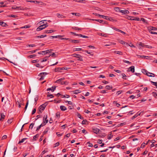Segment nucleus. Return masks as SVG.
Segmentation results:
<instances>
[{
    "instance_id": "obj_1",
    "label": "nucleus",
    "mask_w": 157,
    "mask_h": 157,
    "mask_svg": "<svg viewBox=\"0 0 157 157\" xmlns=\"http://www.w3.org/2000/svg\"><path fill=\"white\" fill-rule=\"evenodd\" d=\"M101 17L107 20L112 21L116 22L117 21V20L116 19H114L113 17H111L103 15V16H101Z\"/></svg>"
},
{
    "instance_id": "obj_2",
    "label": "nucleus",
    "mask_w": 157,
    "mask_h": 157,
    "mask_svg": "<svg viewBox=\"0 0 157 157\" xmlns=\"http://www.w3.org/2000/svg\"><path fill=\"white\" fill-rule=\"evenodd\" d=\"M48 74V73L46 72H42L40 73L39 76H40L41 77L39 78V80L40 81H42L44 79V76Z\"/></svg>"
},
{
    "instance_id": "obj_3",
    "label": "nucleus",
    "mask_w": 157,
    "mask_h": 157,
    "mask_svg": "<svg viewBox=\"0 0 157 157\" xmlns=\"http://www.w3.org/2000/svg\"><path fill=\"white\" fill-rule=\"evenodd\" d=\"M128 19H129L131 20H133V21H139L140 20V19L138 17H129L127 18Z\"/></svg>"
},
{
    "instance_id": "obj_4",
    "label": "nucleus",
    "mask_w": 157,
    "mask_h": 157,
    "mask_svg": "<svg viewBox=\"0 0 157 157\" xmlns=\"http://www.w3.org/2000/svg\"><path fill=\"white\" fill-rule=\"evenodd\" d=\"M46 105L45 104H43L41 105L39 107V112L41 113L42 111H43L45 108Z\"/></svg>"
},
{
    "instance_id": "obj_5",
    "label": "nucleus",
    "mask_w": 157,
    "mask_h": 157,
    "mask_svg": "<svg viewBox=\"0 0 157 157\" xmlns=\"http://www.w3.org/2000/svg\"><path fill=\"white\" fill-rule=\"evenodd\" d=\"M128 71H131L132 73H134L135 71L134 67V66H132L129 68H128Z\"/></svg>"
},
{
    "instance_id": "obj_6",
    "label": "nucleus",
    "mask_w": 157,
    "mask_h": 157,
    "mask_svg": "<svg viewBox=\"0 0 157 157\" xmlns=\"http://www.w3.org/2000/svg\"><path fill=\"white\" fill-rule=\"evenodd\" d=\"M148 29L149 31L156 30H157V28H156L152 26H150L148 27Z\"/></svg>"
},
{
    "instance_id": "obj_7",
    "label": "nucleus",
    "mask_w": 157,
    "mask_h": 157,
    "mask_svg": "<svg viewBox=\"0 0 157 157\" xmlns=\"http://www.w3.org/2000/svg\"><path fill=\"white\" fill-rule=\"evenodd\" d=\"M56 87L55 86H52L51 88H48L47 89V91L51 90L52 92H53L55 90Z\"/></svg>"
},
{
    "instance_id": "obj_8",
    "label": "nucleus",
    "mask_w": 157,
    "mask_h": 157,
    "mask_svg": "<svg viewBox=\"0 0 157 157\" xmlns=\"http://www.w3.org/2000/svg\"><path fill=\"white\" fill-rule=\"evenodd\" d=\"M47 115H45L44 117L43 118V122L45 123V124L47 123L48 122V120L47 119Z\"/></svg>"
},
{
    "instance_id": "obj_9",
    "label": "nucleus",
    "mask_w": 157,
    "mask_h": 157,
    "mask_svg": "<svg viewBox=\"0 0 157 157\" xmlns=\"http://www.w3.org/2000/svg\"><path fill=\"white\" fill-rule=\"evenodd\" d=\"M92 20L93 21H96L100 23H101L103 24H106L105 23V22H104L103 21L101 20L100 19H92Z\"/></svg>"
},
{
    "instance_id": "obj_10",
    "label": "nucleus",
    "mask_w": 157,
    "mask_h": 157,
    "mask_svg": "<svg viewBox=\"0 0 157 157\" xmlns=\"http://www.w3.org/2000/svg\"><path fill=\"white\" fill-rule=\"evenodd\" d=\"M146 75L149 77H154L155 76V75L154 74L149 72L147 73Z\"/></svg>"
},
{
    "instance_id": "obj_11",
    "label": "nucleus",
    "mask_w": 157,
    "mask_h": 157,
    "mask_svg": "<svg viewBox=\"0 0 157 157\" xmlns=\"http://www.w3.org/2000/svg\"><path fill=\"white\" fill-rule=\"evenodd\" d=\"M55 30H47L45 31L44 33H51L53 32H55Z\"/></svg>"
},
{
    "instance_id": "obj_12",
    "label": "nucleus",
    "mask_w": 157,
    "mask_h": 157,
    "mask_svg": "<svg viewBox=\"0 0 157 157\" xmlns=\"http://www.w3.org/2000/svg\"><path fill=\"white\" fill-rule=\"evenodd\" d=\"M120 12L124 14H128L129 13V11L128 10H121Z\"/></svg>"
},
{
    "instance_id": "obj_13",
    "label": "nucleus",
    "mask_w": 157,
    "mask_h": 157,
    "mask_svg": "<svg viewBox=\"0 0 157 157\" xmlns=\"http://www.w3.org/2000/svg\"><path fill=\"white\" fill-rule=\"evenodd\" d=\"M60 108L62 111H65L67 109L66 107L63 105L60 106Z\"/></svg>"
},
{
    "instance_id": "obj_14",
    "label": "nucleus",
    "mask_w": 157,
    "mask_h": 157,
    "mask_svg": "<svg viewBox=\"0 0 157 157\" xmlns=\"http://www.w3.org/2000/svg\"><path fill=\"white\" fill-rule=\"evenodd\" d=\"M93 132L96 133L97 134L99 131V130L97 128L96 129H93Z\"/></svg>"
},
{
    "instance_id": "obj_15",
    "label": "nucleus",
    "mask_w": 157,
    "mask_h": 157,
    "mask_svg": "<svg viewBox=\"0 0 157 157\" xmlns=\"http://www.w3.org/2000/svg\"><path fill=\"white\" fill-rule=\"evenodd\" d=\"M139 46H140L142 47H147V45L144 44V43H143L141 42H140L139 44Z\"/></svg>"
},
{
    "instance_id": "obj_16",
    "label": "nucleus",
    "mask_w": 157,
    "mask_h": 157,
    "mask_svg": "<svg viewBox=\"0 0 157 157\" xmlns=\"http://www.w3.org/2000/svg\"><path fill=\"white\" fill-rule=\"evenodd\" d=\"M12 8L13 9H18V10H21L20 7L17 6H12Z\"/></svg>"
},
{
    "instance_id": "obj_17",
    "label": "nucleus",
    "mask_w": 157,
    "mask_h": 157,
    "mask_svg": "<svg viewBox=\"0 0 157 157\" xmlns=\"http://www.w3.org/2000/svg\"><path fill=\"white\" fill-rule=\"evenodd\" d=\"M47 36L46 35H42L40 36H36V37L38 38H42L45 37Z\"/></svg>"
},
{
    "instance_id": "obj_18",
    "label": "nucleus",
    "mask_w": 157,
    "mask_h": 157,
    "mask_svg": "<svg viewBox=\"0 0 157 157\" xmlns=\"http://www.w3.org/2000/svg\"><path fill=\"white\" fill-rule=\"evenodd\" d=\"M72 29H73L76 30H82V28H78V27H72Z\"/></svg>"
},
{
    "instance_id": "obj_19",
    "label": "nucleus",
    "mask_w": 157,
    "mask_h": 157,
    "mask_svg": "<svg viewBox=\"0 0 157 157\" xmlns=\"http://www.w3.org/2000/svg\"><path fill=\"white\" fill-rule=\"evenodd\" d=\"M43 29V28L42 27L41 25H40V26H39L37 28L36 30L37 31H39Z\"/></svg>"
},
{
    "instance_id": "obj_20",
    "label": "nucleus",
    "mask_w": 157,
    "mask_h": 157,
    "mask_svg": "<svg viewBox=\"0 0 157 157\" xmlns=\"http://www.w3.org/2000/svg\"><path fill=\"white\" fill-rule=\"evenodd\" d=\"M41 25L42 26V27L43 28V29L48 26V25H47V23H46L45 24H42Z\"/></svg>"
},
{
    "instance_id": "obj_21",
    "label": "nucleus",
    "mask_w": 157,
    "mask_h": 157,
    "mask_svg": "<svg viewBox=\"0 0 157 157\" xmlns=\"http://www.w3.org/2000/svg\"><path fill=\"white\" fill-rule=\"evenodd\" d=\"M71 14L78 16H80V13H71Z\"/></svg>"
},
{
    "instance_id": "obj_22",
    "label": "nucleus",
    "mask_w": 157,
    "mask_h": 157,
    "mask_svg": "<svg viewBox=\"0 0 157 157\" xmlns=\"http://www.w3.org/2000/svg\"><path fill=\"white\" fill-rule=\"evenodd\" d=\"M82 50V48H75L73 49V51L74 52H75L76 51H79Z\"/></svg>"
},
{
    "instance_id": "obj_23",
    "label": "nucleus",
    "mask_w": 157,
    "mask_h": 157,
    "mask_svg": "<svg viewBox=\"0 0 157 157\" xmlns=\"http://www.w3.org/2000/svg\"><path fill=\"white\" fill-rule=\"evenodd\" d=\"M61 67H58V68H56L55 69L54 71L55 72H61V70H60V68Z\"/></svg>"
},
{
    "instance_id": "obj_24",
    "label": "nucleus",
    "mask_w": 157,
    "mask_h": 157,
    "mask_svg": "<svg viewBox=\"0 0 157 157\" xmlns=\"http://www.w3.org/2000/svg\"><path fill=\"white\" fill-rule=\"evenodd\" d=\"M114 52L115 53H117L120 55H123V53L120 51V52L115 51Z\"/></svg>"
},
{
    "instance_id": "obj_25",
    "label": "nucleus",
    "mask_w": 157,
    "mask_h": 157,
    "mask_svg": "<svg viewBox=\"0 0 157 157\" xmlns=\"http://www.w3.org/2000/svg\"><path fill=\"white\" fill-rule=\"evenodd\" d=\"M153 96L156 98H157V93L153 92L152 93Z\"/></svg>"
},
{
    "instance_id": "obj_26",
    "label": "nucleus",
    "mask_w": 157,
    "mask_h": 157,
    "mask_svg": "<svg viewBox=\"0 0 157 157\" xmlns=\"http://www.w3.org/2000/svg\"><path fill=\"white\" fill-rule=\"evenodd\" d=\"M121 44H126V45H128V43L126 42H125L124 41L122 40H120L119 42Z\"/></svg>"
},
{
    "instance_id": "obj_27",
    "label": "nucleus",
    "mask_w": 157,
    "mask_h": 157,
    "mask_svg": "<svg viewBox=\"0 0 157 157\" xmlns=\"http://www.w3.org/2000/svg\"><path fill=\"white\" fill-rule=\"evenodd\" d=\"M151 82L152 83V84H153L154 85H155V86L156 88H157V82H153L152 81H151Z\"/></svg>"
},
{
    "instance_id": "obj_28",
    "label": "nucleus",
    "mask_w": 157,
    "mask_h": 157,
    "mask_svg": "<svg viewBox=\"0 0 157 157\" xmlns=\"http://www.w3.org/2000/svg\"><path fill=\"white\" fill-rule=\"evenodd\" d=\"M39 135L38 134H36V135L34 136L33 137V140H36L37 138L39 137Z\"/></svg>"
},
{
    "instance_id": "obj_29",
    "label": "nucleus",
    "mask_w": 157,
    "mask_h": 157,
    "mask_svg": "<svg viewBox=\"0 0 157 157\" xmlns=\"http://www.w3.org/2000/svg\"><path fill=\"white\" fill-rule=\"evenodd\" d=\"M105 88L107 90H110L112 88V87L110 86L107 85L105 86Z\"/></svg>"
},
{
    "instance_id": "obj_30",
    "label": "nucleus",
    "mask_w": 157,
    "mask_h": 157,
    "mask_svg": "<svg viewBox=\"0 0 157 157\" xmlns=\"http://www.w3.org/2000/svg\"><path fill=\"white\" fill-rule=\"evenodd\" d=\"M78 36H80V37H83V38H88L89 37L88 36H84V35H83L82 34H78Z\"/></svg>"
},
{
    "instance_id": "obj_31",
    "label": "nucleus",
    "mask_w": 157,
    "mask_h": 157,
    "mask_svg": "<svg viewBox=\"0 0 157 157\" xmlns=\"http://www.w3.org/2000/svg\"><path fill=\"white\" fill-rule=\"evenodd\" d=\"M115 10L116 11L120 12V11H121V9H120V8H119V7H116L115 8Z\"/></svg>"
},
{
    "instance_id": "obj_32",
    "label": "nucleus",
    "mask_w": 157,
    "mask_h": 157,
    "mask_svg": "<svg viewBox=\"0 0 157 157\" xmlns=\"http://www.w3.org/2000/svg\"><path fill=\"white\" fill-rule=\"evenodd\" d=\"M81 92V91L78 90H76L74 91V94H77Z\"/></svg>"
},
{
    "instance_id": "obj_33",
    "label": "nucleus",
    "mask_w": 157,
    "mask_h": 157,
    "mask_svg": "<svg viewBox=\"0 0 157 157\" xmlns=\"http://www.w3.org/2000/svg\"><path fill=\"white\" fill-rule=\"evenodd\" d=\"M1 118L0 119V121L1 120V119H4L5 117V115L3 113H1Z\"/></svg>"
},
{
    "instance_id": "obj_34",
    "label": "nucleus",
    "mask_w": 157,
    "mask_h": 157,
    "mask_svg": "<svg viewBox=\"0 0 157 157\" xmlns=\"http://www.w3.org/2000/svg\"><path fill=\"white\" fill-rule=\"evenodd\" d=\"M72 56L76 58H78V56H80V55L76 54H74L72 55Z\"/></svg>"
},
{
    "instance_id": "obj_35",
    "label": "nucleus",
    "mask_w": 157,
    "mask_h": 157,
    "mask_svg": "<svg viewBox=\"0 0 157 157\" xmlns=\"http://www.w3.org/2000/svg\"><path fill=\"white\" fill-rule=\"evenodd\" d=\"M61 96H62V98H69L70 97V96L67 94H66L65 95H62Z\"/></svg>"
},
{
    "instance_id": "obj_36",
    "label": "nucleus",
    "mask_w": 157,
    "mask_h": 157,
    "mask_svg": "<svg viewBox=\"0 0 157 157\" xmlns=\"http://www.w3.org/2000/svg\"><path fill=\"white\" fill-rule=\"evenodd\" d=\"M78 58V60L80 61H83V59L82 57L80 55V56H78L77 58Z\"/></svg>"
},
{
    "instance_id": "obj_37",
    "label": "nucleus",
    "mask_w": 157,
    "mask_h": 157,
    "mask_svg": "<svg viewBox=\"0 0 157 157\" xmlns=\"http://www.w3.org/2000/svg\"><path fill=\"white\" fill-rule=\"evenodd\" d=\"M113 137V135H112L111 134H110L108 135V136L107 138L108 139L110 140Z\"/></svg>"
},
{
    "instance_id": "obj_38",
    "label": "nucleus",
    "mask_w": 157,
    "mask_h": 157,
    "mask_svg": "<svg viewBox=\"0 0 157 157\" xmlns=\"http://www.w3.org/2000/svg\"><path fill=\"white\" fill-rule=\"evenodd\" d=\"M34 124V123H31L29 126V128H30L31 129H32L33 127Z\"/></svg>"
},
{
    "instance_id": "obj_39",
    "label": "nucleus",
    "mask_w": 157,
    "mask_h": 157,
    "mask_svg": "<svg viewBox=\"0 0 157 157\" xmlns=\"http://www.w3.org/2000/svg\"><path fill=\"white\" fill-rule=\"evenodd\" d=\"M36 56L35 55H32L28 56V58H31Z\"/></svg>"
},
{
    "instance_id": "obj_40",
    "label": "nucleus",
    "mask_w": 157,
    "mask_h": 157,
    "mask_svg": "<svg viewBox=\"0 0 157 157\" xmlns=\"http://www.w3.org/2000/svg\"><path fill=\"white\" fill-rule=\"evenodd\" d=\"M2 26L3 27H5L7 25L6 23L3 22H2Z\"/></svg>"
},
{
    "instance_id": "obj_41",
    "label": "nucleus",
    "mask_w": 157,
    "mask_h": 157,
    "mask_svg": "<svg viewBox=\"0 0 157 157\" xmlns=\"http://www.w3.org/2000/svg\"><path fill=\"white\" fill-rule=\"evenodd\" d=\"M142 72L143 73L146 74V73H148V72L144 69H142Z\"/></svg>"
},
{
    "instance_id": "obj_42",
    "label": "nucleus",
    "mask_w": 157,
    "mask_h": 157,
    "mask_svg": "<svg viewBox=\"0 0 157 157\" xmlns=\"http://www.w3.org/2000/svg\"><path fill=\"white\" fill-rule=\"evenodd\" d=\"M128 45L131 47H134V48H135V46L133 45V44H132L131 43V42L130 43V44H128V45Z\"/></svg>"
},
{
    "instance_id": "obj_43",
    "label": "nucleus",
    "mask_w": 157,
    "mask_h": 157,
    "mask_svg": "<svg viewBox=\"0 0 157 157\" xmlns=\"http://www.w3.org/2000/svg\"><path fill=\"white\" fill-rule=\"evenodd\" d=\"M87 144H88V146L89 147H92L93 146L92 144L90 142H87Z\"/></svg>"
},
{
    "instance_id": "obj_44",
    "label": "nucleus",
    "mask_w": 157,
    "mask_h": 157,
    "mask_svg": "<svg viewBox=\"0 0 157 157\" xmlns=\"http://www.w3.org/2000/svg\"><path fill=\"white\" fill-rule=\"evenodd\" d=\"M123 61L124 62L126 63L129 64H131V62L125 60H123Z\"/></svg>"
},
{
    "instance_id": "obj_45",
    "label": "nucleus",
    "mask_w": 157,
    "mask_h": 157,
    "mask_svg": "<svg viewBox=\"0 0 157 157\" xmlns=\"http://www.w3.org/2000/svg\"><path fill=\"white\" fill-rule=\"evenodd\" d=\"M26 139V138H23L21 139V141H19V143L20 144L23 143Z\"/></svg>"
},
{
    "instance_id": "obj_46",
    "label": "nucleus",
    "mask_w": 157,
    "mask_h": 157,
    "mask_svg": "<svg viewBox=\"0 0 157 157\" xmlns=\"http://www.w3.org/2000/svg\"><path fill=\"white\" fill-rule=\"evenodd\" d=\"M60 84L61 85L67 84V82L66 81L61 82H60Z\"/></svg>"
},
{
    "instance_id": "obj_47",
    "label": "nucleus",
    "mask_w": 157,
    "mask_h": 157,
    "mask_svg": "<svg viewBox=\"0 0 157 157\" xmlns=\"http://www.w3.org/2000/svg\"><path fill=\"white\" fill-rule=\"evenodd\" d=\"M93 14H94V15H95L96 16H99L101 17V16H103L102 15H100L99 14L97 13H93Z\"/></svg>"
},
{
    "instance_id": "obj_48",
    "label": "nucleus",
    "mask_w": 157,
    "mask_h": 157,
    "mask_svg": "<svg viewBox=\"0 0 157 157\" xmlns=\"http://www.w3.org/2000/svg\"><path fill=\"white\" fill-rule=\"evenodd\" d=\"M122 78L123 79H127V78H125V77L126 76V75L122 73Z\"/></svg>"
},
{
    "instance_id": "obj_49",
    "label": "nucleus",
    "mask_w": 157,
    "mask_h": 157,
    "mask_svg": "<svg viewBox=\"0 0 157 157\" xmlns=\"http://www.w3.org/2000/svg\"><path fill=\"white\" fill-rule=\"evenodd\" d=\"M30 26L29 25H25L24 26L22 27L21 28H30Z\"/></svg>"
},
{
    "instance_id": "obj_50",
    "label": "nucleus",
    "mask_w": 157,
    "mask_h": 157,
    "mask_svg": "<svg viewBox=\"0 0 157 157\" xmlns=\"http://www.w3.org/2000/svg\"><path fill=\"white\" fill-rule=\"evenodd\" d=\"M137 117H138L137 113H136V114H135L133 117H132V120H133Z\"/></svg>"
},
{
    "instance_id": "obj_51",
    "label": "nucleus",
    "mask_w": 157,
    "mask_h": 157,
    "mask_svg": "<svg viewBox=\"0 0 157 157\" xmlns=\"http://www.w3.org/2000/svg\"><path fill=\"white\" fill-rule=\"evenodd\" d=\"M73 41V43H78L79 42V40H72V41Z\"/></svg>"
},
{
    "instance_id": "obj_52",
    "label": "nucleus",
    "mask_w": 157,
    "mask_h": 157,
    "mask_svg": "<svg viewBox=\"0 0 157 157\" xmlns=\"http://www.w3.org/2000/svg\"><path fill=\"white\" fill-rule=\"evenodd\" d=\"M77 116H78V117H79V118H80V119H83V117H81V115L80 114L78 113Z\"/></svg>"
},
{
    "instance_id": "obj_53",
    "label": "nucleus",
    "mask_w": 157,
    "mask_h": 157,
    "mask_svg": "<svg viewBox=\"0 0 157 157\" xmlns=\"http://www.w3.org/2000/svg\"><path fill=\"white\" fill-rule=\"evenodd\" d=\"M37 49H36L34 50L31 51L29 52L32 54L34 53H35L37 51Z\"/></svg>"
},
{
    "instance_id": "obj_54",
    "label": "nucleus",
    "mask_w": 157,
    "mask_h": 157,
    "mask_svg": "<svg viewBox=\"0 0 157 157\" xmlns=\"http://www.w3.org/2000/svg\"><path fill=\"white\" fill-rule=\"evenodd\" d=\"M56 117L57 118L59 117L60 116L59 114L58 113H56Z\"/></svg>"
},
{
    "instance_id": "obj_55",
    "label": "nucleus",
    "mask_w": 157,
    "mask_h": 157,
    "mask_svg": "<svg viewBox=\"0 0 157 157\" xmlns=\"http://www.w3.org/2000/svg\"><path fill=\"white\" fill-rule=\"evenodd\" d=\"M68 68L67 67H61L60 69V70H67L68 69Z\"/></svg>"
},
{
    "instance_id": "obj_56",
    "label": "nucleus",
    "mask_w": 157,
    "mask_h": 157,
    "mask_svg": "<svg viewBox=\"0 0 157 157\" xmlns=\"http://www.w3.org/2000/svg\"><path fill=\"white\" fill-rule=\"evenodd\" d=\"M87 122V121L86 120H83L82 122V124H86V122Z\"/></svg>"
},
{
    "instance_id": "obj_57",
    "label": "nucleus",
    "mask_w": 157,
    "mask_h": 157,
    "mask_svg": "<svg viewBox=\"0 0 157 157\" xmlns=\"http://www.w3.org/2000/svg\"><path fill=\"white\" fill-rule=\"evenodd\" d=\"M65 101L66 103H67L68 104H69V105H72V103L71 101Z\"/></svg>"
},
{
    "instance_id": "obj_58",
    "label": "nucleus",
    "mask_w": 157,
    "mask_h": 157,
    "mask_svg": "<svg viewBox=\"0 0 157 157\" xmlns=\"http://www.w3.org/2000/svg\"><path fill=\"white\" fill-rule=\"evenodd\" d=\"M27 46H28L30 47H35L36 46L34 44H28Z\"/></svg>"
},
{
    "instance_id": "obj_59",
    "label": "nucleus",
    "mask_w": 157,
    "mask_h": 157,
    "mask_svg": "<svg viewBox=\"0 0 157 157\" xmlns=\"http://www.w3.org/2000/svg\"><path fill=\"white\" fill-rule=\"evenodd\" d=\"M102 142V140H101L99 139L98 141V143L99 144H101Z\"/></svg>"
},
{
    "instance_id": "obj_60",
    "label": "nucleus",
    "mask_w": 157,
    "mask_h": 157,
    "mask_svg": "<svg viewBox=\"0 0 157 157\" xmlns=\"http://www.w3.org/2000/svg\"><path fill=\"white\" fill-rule=\"evenodd\" d=\"M145 144L144 143H143L141 145V147L144 148L145 146Z\"/></svg>"
},
{
    "instance_id": "obj_61",
    "label": "nucleus",
    "mask_w": 157,
    "mask_h": 157,
    "mask_svg": "<svg viewBox=\"0 0 157 157\" xmlns=\"http://www.w3.org/2000/svg\"><path fill=\"white\" fill-rule=\"evenodd\" d=\"M50 56H51L52 57H56V55L55 54V53L54 52L52 53V54L50 55Z\"/></svg>"
},
{
    "instance_id": "obj_62",
    "label": "nucleus",
    "mask_w": 157,
    "mask_h": 157,
    "mask_svg": "<svg viewBox=\"0 0 157 157\" xmlns=\"http://www.w3.org/2000/svg\"><path fill=\"white\" fill-rule=\"evenodd\" d=\"M59 145V142L56 143V144H55V146H54V147H56L58 146Z\"/></svg>"
},
{
    "instance_id": "obj_63",
    "label": "nucleus",
    "mask_w": 157,
    "mask_h": 157,
    "mask_svg": "<svg viewBox=\"0 0 157 157\" xmlns=\"http://www.w3.org/2000/svg\"><path fill=\"white\" fill-rule=\"evenodd\" d=\"M36 112V109H34L32 112V114H34Z\"/></svg>"
},
{
    "instance_id": "obj_64",
    "label": "nucleus",
    "mask_w": 157,
    "mask_h": 157,
    "mask_svg": "<svg viewBox=\"0 0 157 157\" xmlns=\"http://www.w3.org/2000/svg\"><path fill=\"white\" fill-rule=\"evenodd\" d=\"M47 97H50V98H53L54 96L52 94L48 95L47 96Z\"/></svg>"
}]
</instances>
